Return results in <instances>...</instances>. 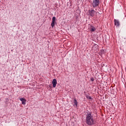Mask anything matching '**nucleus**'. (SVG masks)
I'll list each match as a JSON object with an SVG mask.
<instances>
[{"mask_svg": "<svg viewBox=\"0 0 126 126\" xmlns=\"http://www.w3.org/2000/svg\"><path fill=\"white\" fill-rule=\"evenodd\" d=\"M96 30V28H95V27L91 26L90 28V31L91 32H94Z\"/></svg>", "mask_w": 126, "mask_h": 126, "instance_id": "obj_8", "label": "nucleus"}, {"mask_svg": "<svg viewBox=\"0 0 126 126\" xmlns=\"http://www.w3.org/2000/svg\"><path fill=\"white\" fill-rule=\"evenodd\" d=\"M53 87L55 88L57 85V79H54L52 81Z\"/></svg>", "mask_w": 126, "mask_h": 126, "instance_id": "obj_6", "label": "nucleus"}, {"mask_svg": "<svg viewBox=\"0 0 126 126\" xmlns=\"http://www.w3.org/2000/svg\"><path fill=\"white\" fill-rule=\"evenodd\" d=\"M86 117V122L88 126H92V125H94V124H95L94 118L91 113H87Z\"/></svg>", "mask_w": 126, "mask_h": 126, "instance_id": "obj_1", "label": "nucleus"}, {"mask_svg": "<svg viewBox=\"0 0 126 126\" xmlns=\"http://www.w3.org/2000/svg\"><path fill=\"white\" fill-rule=\"evenodd\" d=\"M93 7H96L97 5L100 4V0H94L93 2Z\"/></svg>", "mask_w": 126, "mask_h": 126, "instance_id": "obj_3", "label": "nucleus"}, {"mask_svg": "<svg viewBox=\"0 0 126 126\" xmlns=\"http://www.w3.org/2000/svg\"><path fill=\"white\" fill-rule=\"evenodd\" d=\"M20 101H21L23 105H25L26 104V100L24 99V98H20Z\"/></svg>", "mask_w": 126, "mask_h": 126, "instance_id": "obj_7", "label": "nucleus"}, {"mask_svg": "<svg viewBox=\"0 0 126 126\" xmlns=\"http://www.w3.org/2000/svg\"><path fill=\"white\" fill-rule=\"evenodd\" d=\"M89 13L90 16H92V17H93V16L95 15L97 13L95 10H94V9H90L89 10Z\"/></svg>", "mask_w": 126, "mask_h": 126, "instance_id": "obj_2", "label": "nucleus"}, {"mask_svg": "<svg viewBox=\"0 0 126 126\" xmlns=\"http://www.w3.org/2000/svg\"><path fill=\"white\" fill-rule=\"evenodd\" d=\"M91 81L92 82H93V81H94V79L93 78H92L91 79Z\"/></svg>", "mask_w": 126, "mask_h": 126, "instance_id": "obj_11", "label": "nucleus"}, {"mask_svg": "<svg viewBox=\"0 0 126 126\" xmlns=\"http://www.w3.org/2000/svg\"><path fill=\"white\" fill-rule=\"evenodd\" d=\"M86 98H87V99H89L90 100H91V99H92V97H91V96H89L88 94L86 95Z\"/></svg>", "mask_w": 126, "mask_h": 126, "instance_id": "obj_10", "label": "nucleus"}, {"mask_svg": "<svg viewBox=\"0 0 126 126\" xmlns=\"http://www.w3.org/2000/svg\"><path fill=\"white\" fill-rule=\"evenodd\" d=\"M74 103L75 106H76V107H77V100H76V99H74Z\"/></svg>", "mask_w": 126, "mask_h": 126, "instance_id": "obj_9", "label": "nucleus"}, {"mask_svg": "<svg viewBox=\"0 0 126 126\" xmlns=\"http://www.w3.org/2000/svg\"><path fill=\"white\" fill-rule=\"evenodd\" d=\"M114 24L115 26L119 27V26H120V21H119V20L114 19Z\"/></svg>", "mask_w": 126, "mask_h": 126, "instance_id": "obj_4", "label": "nucleus"}, {"mask_svg": "<svg viewBox=\"0 0 126 126\" xmlns=\"http://www.w3.org/2000/svg\"><path fill=\"white\" fill-rule=\"evenodd\" d=\"M56 17H53L52 18V22L51 23V27H52V28L54 27V26H55V21H56Z\"/></svg>", "mask_w": 126, "mask_h": 126, "instance_id": "obj_5", "label": "nucleus"}]
</instances>
